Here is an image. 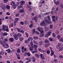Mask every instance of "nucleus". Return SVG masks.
<instances>
[{
    "label": "nucleus",
    "mask_w": 63,
    "mask_h": 63,
    "mask_svg": "<svg viewBox=\"0 0 63 63\" xmlns=\"http://www.w3.org/2000/svg\"><path fill=\"white\" fill-rule=\"evenodd\" d=\"M48 19H47L46 21H42V23H40L41 26H44L45 24H51V21L50 20V18L49 16H47Z\"/></svg>",
    "instance_id": "obj_1"
},
{
    "label": "nucleus",
    "mask_w": 63,
    "mask_h": 63,
    "mask_svg": "<svg viewBox=\"0 0 63 63\" xmlns=\"http://www.w3.org/2000/svg\"><path fill=\"white\" fill-rule=\"evenodd\" d=\"M0 43L3 46V47L5 48H8V44L4 41H0Z\"/></svg>",
    "instance_id": "obj_2"
},
{
    "label": "nucleus",
    "mask_w": 63,
    "mask_h": 63,
    "mask_svg": "<svg viewBox=\"0 0 63 63\" xmlns=\"http://www.w3.org/2000/svg\"><path fill=\"white\" fill-rule=\"evenodd\" d=\"M2 30L4 31H8V27L7 26L3 25Z\"/></svg>",
    "instance_id": "obj_3"
},
{
    "label": "nucleus",
    "mask_w": 63,
    "mask_h": 63,
    "mask_svg": "<svg viewBox=\"0 0 63 63\" xmlns=\"http://www.w3.org/2000/svg\"><path fill=\"white\" fill-rule=\"evenodd\" d=\"M11 5L12 6H13V8L14 9L16 8V5L14 1H12L11 2Z\"/></svg>",
    "instance_id": "obj_4"
},
{
    "label": "nucleus",
    "mask_w": 63,
    "mask_h": 63,
    "mask_svg": "<svg viewBox=\"0 0 63 63\" xmlns=\"http://www.w3.org/2000/svg\"><path fill=\"white\" fill-rule=\"evenodd\" d=\"M51 32H52V31L51 30H50L49 31L46 33V34L45 35V37L46 38L48 37V36H50L51 34Z\"/></svg>",
    "instance_id": "obj_5"
},
{
    "label": "nucleus",
    "mask_w": 63,
    "mask_h": 63,
    "mask_svg": "<svg viewBox=\"0 0 63 63\" xmlns=\"http://www.w3.org/2000/svg\"><path fill=\"white\" fill-rule=\"evenodd\" d=\"M53 19V22H55L56 20L58 19V17L57 16H53L52 17Z\"/></svg>",
    "instance_id": "obj_6"
},
{
    "label": "nucleus",
    "mask_w": 63,
    "mask_h": 63,
    "mask_svg": "<svg viewBox=\"0 0 63 63\" xmlns=\"http://www.w3.org/2000/svg\"><path fill=\"white\" fill-rule=\"evenodd\" d=\"M0 7L2 8V9L3 10H4L5 9V5L3 3H1L0 5Z\"/></svg>",
    "instance_id": "obj_7"
},
{
    "label": "nucleus",
    "mask_w": 63,
    "mask_h": 63,
    "mask_svg": "<svg viewBox=\"0 0 63 63\" xmlns=\"http://www.w3.org/2000/svg\"><path fill=\"white\" fill-rule=\"evenodd\" d=\"M41 33H40V36L41 37H43V36H44V31H43L42 30V31H40Z\"/></svg>",
    "instance_id": "obj_8"
},
{
    "label": "nucleus",
    "mask_w": 63,
    "mask_h": 63,
    "mask_svg": "<svg viewBox=\"0 0 63 63\" xmlns=\"http://www.w3.org/2000/svg\"><path fill=\"white\" fill-rule=\"evenodd\" d=\"M17 34H15L13 35V37L16 40H18V37H17Z\"/></svg>",
    "instance_id": "obj_9"
},
{
    "label": "nucleus",
    "mask_w": 63,
    "mask_h": 63,
    "mask_svg": "<svg viewBox=\"0 0 63 63\" xmlns=\"http://www.w3.org/2000/svg\"><path fill=\"white\" fill-rule=\"evenodd\" d=\"M27 8L28 10H29V12H30V11H31L32 10V9H31V8L30 7V6H29L28 5Z\"/></svg>",
    "instance_id": "obj_10"
},
{
    "label": "nucleus",
    "mask_w": 63,
    "mask_h": 63,
    "mask_svg": "<svg viewBox=\"0 0 63 63\" xmlns=\"http://www.w3.org/2000/svg\"><path fill=\"white\" fill-rule=\"evenodd\" d=\"M20 4L21 5H24L25 4V1L24 0H22L20 2Z\"/></svg>",
    "instance_id": "obj_11"
},
{
    "label": "nucleus",
    "mask_w": 63,
    "mask_h": 63,
    "mask_svg": "<svg viewBox=\"0 0 63 63\" xmlns=\"http://www.w3.org/2000/svg\"><path fill=\"white\" fill-rule=\"evenodd\" d=\"M38 44L40 46H41L43 45V43L42 41H40L38 42Z\"/></svg>",
    "instance_id": "obj_12"
},
{
    "label": "nucleus",
    "mask_w": 63,
    "mask_h": 63,
    "mask_svg": "<svg viewBox=\"0 0 63 63\" xmlns=\"http://www.w3.org/2000/svg\"><path fill=\"white\" fill-rule=\"evenodd\" d=\"M34 20L35 22H37V19H38V16H35L34 17Z\"/></svg>",
    "instance_id": "obj_13"
},
{
    "label": "nucleus",
    "mask_w": 63,
    "mask_h": 63,
    "mask_svg": "<svg viewBox=\"0 0 63 63\" xmlns=\"http://www.w3.org/2000/svg\"><path fill=\"white\" fill-rule=\"evenodd\" d=\"M24 12V8H22V9H21L19 11V12L20 13H23Z\"/></svg>",
    "instance_id": "obj_14"
},
{
    "label": "nucleus",
    "mask_w": 63,
    "mask_h": 63,
    "mask_svg": "<svg viewBox=\"0 0 63 63\" xmlns=\"http://www.w3.org/2000/svg\"><path fill=\"white\" fill-rule=\"evenodd\" d=\"M40 56L41 57V58L42 59H44V56L42 54H41L40 55Z\"/></svg>",
    "instance_id": "obj_15"
},
{
    "label": "nucleus",
    "mask_w": 63,
    "mask_h": 63,
    "mask_svg": "<svg viewBox=\"0 0 63 63\" xmlns=\"http://www.w3.org/2000/svg\"><path fill=\"white\" fill-rule=\"evenodd\" d=\"M32 61L33 62H35L36 61V58L34 57H32Z\"/></svg>",
    "instance_id": "obj_16"
},
{
    "label": "nucleus",
    "mask_w": 63,
    "mask_h": 63,
    "mask_svg": "<svg viewBox=\"0 0 63 63\" xmlns=\"http://www.w3.org/2000/svg\"><path fill=\"white\" fill-rule=\"evenodd\" d=\"M9 40L11 42H13L14 41V38L12 37L9 38Z\"/></svg>",
    "instance_id": "obj_17"
},
{
    "label": "nucleus",
    "mask_w": 63,
    "mask_h": 63,
    "mask_svg": "<svg viewBox=\"0 0 63 63\" xmlns=\"http://www.w3.org/2000/svg\"><path fill=\"white\" fill-rule=\"evenodd\" d=\"M37 30L39 31L40 32L41 31H42V28H40L39 27L38 28H37Z\"/></svg>",
    "instance_id": "obj_18"
},
{
    "label": "nucleus",
    "mask_w": 63,
    "mask_h": 63,
    "mask_svg": "<svg viewBox=\"0 0 63 63\" xmlns=\"http://www.w3.org/2000/svg\"><path fill=\"white\" fill-rule=\"evenodd\" d=\"M59 49L60 51H62L63 50V48L62 47H60L59 48Z\"/></svg>",
    "instance_id": "obj_19"
},
{
    "label": "nucleus",
    "mask_w": 63,
    "mask_h": 63,
    "mask_svg": "<svg viewBox=\"0 0 63 63\" xmlns=\"http://www.w3.org/2000/svg\"><path fill=\"white\" fill-rule=\"evenodd\" d=\"M33 40V38L32 37H29L28 39V40L29 41V42L30 41H32Z\"/></svg>",
    "instance_id": "obj_20"
},
{
    "label": "nucleus",
    "mask_w": 63,
    "mask_h": 63,
    "mask_svg": "<svg viewBox=\"0 0 63 63\" xmlns=\"http://www.w3.org/2000/svg\"><path fill=\"white\" fill-rule=\"evenodd\" d=\"M29 50L30 51H32V50H33V48L32 47H30L29 48Z\"/></svg>",
    "instance_id": "obj_21"
},
{
    "label": "nucleus",
    "mask_w": 63,
    "mask_h": 63,
    "mask_svg": "<svg viewBox=\"0 0 63 63\" xmlns=\"http://www.w3.org/2000/svg\"><path fill=\"white\" fill-rule=\"evenodd\" d=\"M57 38L58 39H59L61 37V36L60 35L58 34L57 36Z\"/></svg>",
    "instance_id": "obj_22"
},
{
    "label": "nucleus",
    "mask_w": 63,
    "mask_h": 63,
    "mask_svg": "<svg viewBox=\"0 0 63 63\" xmlns=\"http://www.w3.org/2000/svg\"><path fill=\"white\" fill-rule=\"evenodd\" d=\"M16 51L17 53H20V49L19 48H18L17 49Z\"/></svg>",
    "instance_id": "obj_23"
},
{
    "label": "nucleus",
    "mask_w": 63,
    "mask_h": 63,
    "mask_svg": "<svg viewBox=\"0 0 63 63\" xmlns=\"http://www.w3.org/2000/svg\"><path fill=\"white\" fill-rule=\"evenodd\" d=\"M30 44L31 45V47H33V42H32V41H31V42L30 43Z\"/></svg>",
    "instance_id": "obj_24"
},
{
    "label": "nucleus",
    "mask_w": 63,
    "mask_h": 63,
    "mask_svg": "<svg viewBox=\"0 0 63 63\" xmlns=\"http://www.w3.org/2000/svg\"><path fill=\"white\" fill-rule=\"evenodd\" d=\"M49 45H50V43H47V44L45 45V47H48V46H49Z\"/></svg>",
    "instance_id": "obj_25"
},
{
    "label": "nucleus",
    "mask_w": 63,
    "mask_h": 63,
    "mask_svg": "<svg viewBox=\"0 0 63 63\" xmlns=\"http://www.w3.org/2000/svg\"><path fill=\"white\" fill-rule=\"evenodd\" d=\"M35 56L37 57V58H39L40 57H39V54H36L35 55Z\"/></svg>",
    "instance_id": "obj_26"
},
{
    "label": "nucleus",
    "mask_w": 63,
    "mask_h": 63,
    "mask_svg": "<svg viewBox=\"0 0 63 63\" xmlns=\"http://www.w3.org/2000/svg\"><path fill=\"white\" fill-rule=\"evenodd\" d=\"M3 36H6L8 35V33L6 32H4L3 33Z\"/></svg>",
    "instance_id": "obj_27"
},
{
    "label": "nucleus",
    "mask_w": 63,
    "mask_h": 63,
    "mask_svg": "<svg viewBox=\"0 0 63 63\" xmlns=\"http://www.w3.org/2000/svg\"><path fill=\"white\" fill-rule=\"evenodd\" d=\"M25 34L26 35L27 37L28 38V36H29V34H28V33L27 32H25Z\"/></svg>",
    "instance_id": "obj_28"
},
{
    "label": "nucleus",
    "mask_w": 63,
    "mask_h": 63,
    "mask_svg": "<svg viewBox=\"0 0 63 63\" xmlns=\"http://www.w3.org/2000/svg\"><path fill=\"white\" fill-rule=\"evenodd\" d=\"M33 39L34 40H38V37L37 36H34L33 37Z\"/></svg>",
    "instance_id": "obj_29"
},
{
    "label": "nucleus",
    "mask_w": 63,
    "mask_h": 63,
    "mask_svg": "<svg viewBox=\"0 0 63 63\" xmlns=\"http://www.w3.org/2000/svg\"><path fill=\"white\" fill-rule=\"evenodd\" d=\"M54 3L56 5H58L59 4V2L58 1L55 2H54Z\"/></svg>",
    "instance_id": "obj_30"
},
{
    "label": "nucleus",
    "mask_w": 63,
    "mask_h": 63,
    "mask_svg": "<svg viewBox=\"0 0 63 63\" xmlns=\"http://www.w3.org/2000/svg\"><path fill=\"white\" fill-rule=\"evenodd\" d=\"M59 41L60 42H61V41H62V42H63V38L62 37H61L59 39Z\"/></svg>",
    "instance_id": "obj_31"
},
{
    "label": "nucleus",
    "mask_w": 63,
    "mask_h": 63,
    "mask_svg": "<svg viewBox=\"0 0 63 63\" xmlns=\"http://www.w3.org/2000/svg\"><path fill=\"white\" fill-rule=\"evenodd\" d=\"M35 29H33V30L32 31V34H34L35 33Z\"/></svg>",
    "instance_id": "obj_32"
},
{
    "label": "nucleus",
    "mask_w": 63,
    "mask_h": 63,
    "mask_svg": "<svg viewBox=\"0 0 63 63\" xmlns=\"http://www.w3.org/2000/svg\"><path fill=\"white\" fill-rule=\"evenodd\" d=\"M19 6V7L20 8V9H22V8H23V5L20 4V5Z\"/></svg>",
    "instance_id": "obj_33"
},
{
    "label": "nucleus",
    "mask_w": 63,
    "mask_h": 63,
    "mask_svg": "<svg viewBox=\"0 0 63 63\" xmlns=\"http://www.w3.org/2000/svg\"><path fill=\"white\" fill-rule=\"evenodd\" d=\"M29 41L27 40H25V44H27V43H28Z\"/></svg>",
    "instance_id": "obj_34"
},
{
    "label": "nucleus",
    "mask_w": 63,
    "mask_h": 63,
    "mask_svg": "<svg viewBox=\"0 0 63 63\" xmlns=\"http://www.w3.org/2000/svg\"><path fill=\"white\" fill-rule=\"evenodd\" d=\"M32 54H34V53H37V51L36 50H35V51H32Z\"/></svg>",
    "instance_id": "obj_35"
},
{
    "label": "nucleus",
    "mask_w": 63,
    "mask_h": 63,
    "mask_svg": "<svg viewBox=\"0 0 63 63\" xmlns=\"http://www.w3.org/2000/svg\"><path fill=\"white\" fill-rule=\"evenodd\" d=\"M33 41L34 44H36V45H37V44H38V43L37 42L35 41V40H33Z\"/></svg>",
    "instance_id": "obj_36"
},
{
    "label": "nucleus",
    "mask_w": 63,
    "mask_h": 63,
    "mask_svg": "<svg viewBox=\"0 0 63 63\" xmlns=\"http://www.w3.org/2000/svg\"><path fill=\"white\" fill-rule=\"evenodd\" d=\"M54 51H51V56H52L53 54H54Z\"/></svg>",
    "instance_id": "obj_37"
},
{
    "label": "nucleus",
    "mask_w": 63,
    "mask_h": 63,
    "mask_svg": "<svg viewBox=\"0 0 63 63\" xmlns=\"http://www.w3.org/2000/svg\"><path fill=\"white\" fill-rule=\"evenodd\" d=\"M4 3H6L8 1V0H3Z\"/></svg>",
    "instance_id": "obj_38"
},
{
    "label": "nucleus",
    "mask_w": 63,
    "mask_h": 63,
    "mask_svg": "<svg viewBox=\"0 0 63 63\" xmlns=\"http://www.w3.org/2000/svg\"><path fill=\"white\" fill-rule=\"evenodd\" d=\"M49 29L48 28L46 27L45 28V31H48Z\"/></svg>",
    "instance_id": "obj_39"
},
{
    "label": "nucleus",
    "mask_w": 63,
    "mask_h": 63,
    "mask_svg": "<svg viewBox=\"0 0 63 63\" xmlns=\"http://www.w3.org/2000/svg\"><path fill=\"white\" fill-rule=\"evenodd\" d=\"M17 35H18L19 37H21L22 36V34L19 33H18L17 34Z\"/></svg>",
    "instance_id": "obj_40"
},
{
    "label": "nucleus",
    "mask_w": 63,
    "mask_h": 63,
    "mask_svg": "<svg viewBox=\"0 0 63 63\" xmlns=\"http://www.w3.org/2000/svg\"><path fill=\"white\" fill-rule=\"evenodd\" d=\"M23 40V38L22 37H21L20 38V41H22Z\"/></svg>",
    "instance_id": "obj_41"
},
{
    "label": "nucleus",
    "mask_w": 63,
    "mask_h": 63,
    "mask_svg": "<svg viewBox=\"0 0 63 63\" xmlns=\"http://www.w3.org/2000/svg\"><path fill=\"white\" fill-rule=\"evenodd\" d=\"M53 28V25L51 24L50 25V29H52Z\"/></svg>",
    "instance_id": "obj_42"
},
{
    "label": "nucleus",
    "mask_w": 63,
    "mask_h": 63,
    "mask_svg": "<svg viewBox=\"0 0 63 63\" xmlns=\"http://www.w3.org/2000/svg\"><path fill=\"white\" fill-rule=\"evenodd\" d=\"M46 52L48 54H49L50 53V51L49 50H47L46 51Z\"/></svg>",
    "instance_id": "obj_43"
},
{
    "label": "nucleus",
    "mask_w": 63,
    "mask_h": 63,
    "mask_svg": "<svg viewBox=\"0 0 63 63\" xmlns=\"http://www.w3.org/2000/svg\"><path fill=\"white\" fill-rule=\"evenodd\" d=\"M54 61L56 63H57V62H58V60H57L56 59H54Z\"/></svg>",
    "instance_id": "obj_44"
},
{
    "label": "nucleus",
    "mask_w": 63,
    "mask_h": 63,
    "mask_svg": "<svg viewBox=\"0 0 63 63\" xmlns=\"http://www.w3.org/2000/svg\"><path fill=\"white\" fill-rule=\"evenodd\" d=\"M26 54H27V55L29 57L30 56V53H29V52L27 53H26Z\"/></svg>",
    "instance_id": "obj_45"
},
{
    "label": "nucleus",
    "mask_w": 63,
    "mask_h": 63,
    "mask_svg": "<svg viewBox=\"0 0 63 63\" xmlns=\"http://www.w3.org/2000/svg\"><path fill=\"white\" fill-rule=\"evenodd\" d=\"M33 27V24H31L29 25V27L30 28H32Z\"/></svg>",
    "instance_id": "obj_46"
},
{
    "label": "nucleus",
    "mask_w": 63,
    "mask_h": 63,
    "mask_svg": "<svg viewBox=\"0 0 63 63\" xmlns=\"http://www.w3.org/2000/svg\"><path fill=\"white\" fill-rule=\"evenodd\" d=\"M25 23L26 25H27L28 23V22L27 21H25Z\"/></svg>",
    "instance_id": "obj_47"
},
{
    "label": "nucleus",
    "mask_w": 63,
    "mask_h": 63,
    "mask_svg": "<svg viewBox=\"0 0 63 63\" xmlns=\"http://www.w3.org/2000/svg\"><path fill=\"white\" fill-rule=\"evenodd\" d=\"M33 47H35V48H37V47H38V46L37 45H33Z\"/></svg>",
    "instance_id": "obj_48"
},
{
    "label": "nucleus",
    "mask_w": 63,
    "mask_h": 63,
    "mask_svg": "<svg viewBox=\"0 0 63 63\" xmlns=\"http://www.w3.org/2000/svg\"><path fill=\"white\" fill-rule=\"evenodd\" d=\"M20 23L21 24V25H24V23L23 22H20Z\"/></svg>",
    "instance_id": "obj_49"
},
{
    "label": "nucleus",
    "mask_w": 63,
    "mask_h": 63,
    "mask_svg": "<svg viewBox=\"0 0 63 63\" xmlns=\"http://www.w3.org/2000/svg\"><path fill=\"white\" fill-rule=\"evenodd\" d=\"M19 19L17 18H15V21H17Z\"/></svg>",
    "instance_id": "obj_50"
},
{
    "label": "nucleus",
    "mask_w": 63,
    "mask_h": 63,
    "mask_svg": "<svg viewBox=\"0 0 63 63\" xmlns=\"http://www.w3.org/2000/svg\"><path fill=\"white\" fill-rule=\"evenodd\" d=\"M52 35L53 37H55V34L54 33H53Z\"/></svg>",
    "instance_id": "obj_51"
},
{
    "label": "nucleus",
    "mask_w": 63,
    "mask_h": 63,
    "mask_svg": "<svg viewBox=\"0 0 63 63\" xmlns=\"http://www.w3.org/2000/svg\"><path fill=\"white\" fill-rule=\"evenodd\" d=\"M35 33L36 34H38V35H39V34H40V33L37 31L35 32Z\"/></svg>",
    "instance_id": "obj_52"
},
{
    "label": "nucleus",
    "mask_w": 63,
    "mask_h": 63,
    "mask_svg": "<svg viewBox=\"0 0 63 63\" xmlns=\"http://www.w3.org/2000/svg\"><path fill=\"white\" fill-rule=\"evenodd\" d=\"M31 62V59H29V60L27 61H26V63H29V62Z\"/></svg>",
    "instance_id": "obj_53"
},
{
    "label": "nucleus",
    "mask_w": 63,
    "mask_h": 63,
    "mask_svg": "<svg viewBox=\"0 0 63 63\" xmlns=\"http://www.w3.org/2000/svg\"><path fill=\"white\" fill-rule=\"evenodd\" d=\"M48 40L47 39H46L45 41V43H48Z\"/></svg>",
    "instance_id": "obj_54"
},
{
    "label": "nucleus",
    "mask_w": 63,
    "mask_h": 63,
    "mask_svg": "<svg viewBox=\"0 0 63 63\" xmlns=\"http://www.w3.org/2000/svg\"><path fill=\"white\" fill-rule=\"evenodd\" d=\"M15 16H16V17H17V16H19V14L17 13L15 15Z\"/></svg>",
    "instance_id": "obj_55"
},
{
    "label": "nucleus",
    "mask_w": 63,
    "mask_h": 63,
    "mask_svg": "<svg viewBox=\"0 0 63 63\" xmlns=\"http://www.w3.org/2000/svg\"><path fill=\"white\" fill-rule=\"evenodd\" d=\"M49 40L50 41H53V39H52L51 38H49Z\"/></svg>",
    "instance_id": "obj_56"
},
{
    "label": "nucleus",
    "mask_w": 63,
    "mask_h": 63,
    "mask_svg": "<svg viewBox=\"0 0 63 63\" xmlns=\"http://www.w3.org/2000/svg\"><path fill=\"white\" fill-rule=\"evenodd\" d=\"M47 17L46 16L44 18V20H43V21H46V20H47Z\"/></svg>",
    "instance_id": "obj_57"
},
{
    "label": "nucleus",
    "mask_w": 63,
    "mask_h": 63,
    "mask_svg": "<svg viewBox=\"0 0 63 63\" xmlns=\"http://www.w3.org/2000/svg\"><path fill=\"white\" fill-rule=\"evenodd\" d=\"M56 34H59V31H56Z\"/></svg>",
    "instance_id": "obj_58"
},
{
    "label": "nucleus",
    "mask_w": 63,
    "mask_h": 63,
    "mask_svg": "<svg viewBox=\"0 0 63 63\" xmlns=\"http://www.w3.org/2000/svg\"><path fill=\"white\" fill-rule=\"evenodd\" d=\"M4 54V52L3 51H1L0 52V54L2 55V54Z\"/></svg>",
    "instance_id": "obj_59"
},
{
    "label": "nucleus",
    "mask_w": 63,
    "mask_h": 63,
    "mask_svg": "<svg viewBox=\"0 0 63 63\" xmlns=\"http://www.w3.org/2000/svg\"><path fill=\"white\" fill-rule=\"evenodd\" d=\"M59 57H60V58H62L63 57V56L62 55H60Z\"/></svg>",
    "instance_id": "obj_60"
},
{
    "label": "nucleus",
    "mask_w": 63,
    "mask_h": 63,
    "mask_svg": "<svg viewBox=\"0 0 63 63\" xmlns=\"http://www.w3.org/2000/svg\"><path fill=\"white\" fill-rule=\"evenodd\" d=\"M49 14V13H45V15H46V16H47V15H48Z\"/></svg>",
    "instance_id": "obj_61"
},
{
    "label": "nucleus",
    "mask_w": 63,
    "mask_h": 63,
    "mask_svg": "<svg viewBox=\"0 0 63 63\" xmlns=\"http://www.w3.org/2000/svg\"><path fill=\"white\" fill-rule=\"evenodd\" d=\"M4 40L5 42H7V41H8V39L4 38Z\"/></svg>",
    "instance_id": "obj_62"
},
{
    "label": "nucleus",
    "mask_w": 63,
    "mask_h": 63,
    "mask_svg": "<svg viewBox=\"0 0 63 63\" xmlns=\"http://www.w3.org/2000/svg\"><path fill=\"white\" fill-rule=\"evenodd\" d=\"M19 63H23V61H22L21 60L19 61Z\"/></svg>",
    "instance_id": "obj_63"
},
{
    "label": "nucleus",
    "mask_w": 63,
    "mask_h": 63,
    "mask_svg": "<svg viewBox=\"0 0 63 63\" xmlns=\"http://www.w3.org/2000/svg\"><path fill=\"white\" fill-rule=\"evenodd\" d=\"M61 6L62 8H63V4H61Z\"/></svg>",
    "instance_id": "obj_64"
}]
</instances>
